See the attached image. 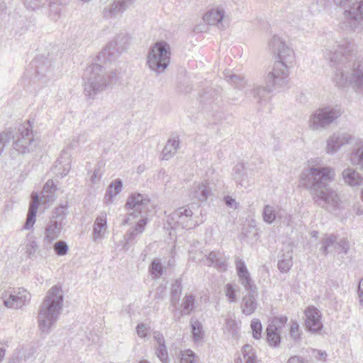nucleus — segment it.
I'll use <instances>...</instances> for the list:
<instances>
[{
    "mask_svg": "<svg viewBox=\"0 0 363 363\" xmlns=\"http://www.w3.org/2000/svg\"><path fill=\"white\" fill-rule=\"evenodd\" d=\"M269 47L277 60L264 78L266 86L254 85L253 89L250 91V94L260 106L268 103L269 95L273 89L283 87L288 84L289 69L295 60L293 49L279 35H274L272 38Z\"/></svg>",
    "mask_w": 363,
    "mask_h": 363,
    "instance_id": "f257e3e1",
    "label": "nucleus"
},
{
    "mask_svg": "<svg viewBox=\"0 0 363 363\" xmlns=\"http://www.w3.org/2000/svg\"><path fill=\"white\" fill-rule=\"evenodd\" d=\"M334 179L333 169L329 167H310L301 176V184L308 189L315 204L330 211L340 209L341 200L337 193L329 187Z\"/></svg>",
    "mask_w": 363,
    "mask_h": 363,
    "instance_id": "f03ea898",
    "label": "nucleus"
},
{
    "mask_svg": "<svg viewBox=\"0 0 363 363\" xmlns=\"http://www.w3.org/2000/svg\"><path fill=\"white\" fill-rule=\"evenodd\" d=\"M351 48L348 44L339 45L334 52L328 54L331 66H336L333 80L339 87H343L348 82L352 89L357 94L363 95V62H355L350 77H345L343 67L350 62Z\"/></svg>",
    "mask_w": 363,
    "mask_h": 363,
    "instance_id": "7ed1b4c3",
    "label": "nucleus"
},
{
    "mask_svg": "<svg viewBox=\"0 0 363 363\" xmlns=\"http://www.w3.org/2000/svg\"><path fill=\"white\" fill-rule=\"evenodd\" d=\"M120 77L121 74L117 71L108 73L102 65L91 64L84 72V95L89 99H94L98 94L116 84Z\"/></svg>",
    "mask_w": 363,
    "mask_h": 363,
    "instance_id": "20e7f679",
    "label": "nucleus"
},
{
    "mask_svg": "<svg viewBox=\"0 0 363 363\" xmlns=\"http://www.w3.org/2000/svg\"><path fill=\"white\" fill-rule=\"evenodd\" d=\"M64 296L60 286H53L47 293L38 313V327L45 334H48L57 322L62 308Z\"/></svg>",
    "mask_w": 363,
    "mask_h": 363,
    "instance_id": "39448f33",
    "label": "nucleus"
},
{
    "mask_svg": "<svg viewBox=\"0 0 363 363\" xmlns=\"http://www.w3.org/2000/svg\"><path fill=\"white\" fill-rule=\"evenodd\" d=\"M171 48L166 41L155 43L149 50L147 64L149 68L157 74L165 71L170 62Z\"/></svg>",
    "mask_w": 363,
    "mask_h": 363,
    "instance_id": "423d86ee",
    "label": "nucleus"
},
{
    "mask_svg": "<svg viewBox=\"0 0 363 363\" xmlns=\"http://www.w3.org/2000/svg\"><path fill=\"white\" fill-rule=\"evenodd\" d=\"M342 113L340 105L319 108L311 115L308 127L313 131L324 130L339 118Z\"/></svg>",
    "mask_w": 363,
    "mask_h": 363,
    "instance_id": "0eeeda50",
    "label": "nucleus"
},
{
    "mask_svg": "<svg viewBox=\"0 0 363 363\" xmlns=\"http://www.w3.org/2000/svg\"><path fill=\"white\" fill-rule=\"evenodd\" d=\"M129 38L125 33H121L116 36L101 52L97 58L104 62H112L116 60L120 55L127 48Z\"/></svg>",
    "mask_w": 363,
    "mask_h": 363,
    "instance_id": "6e6552de",
    "label": "nucleus"
},
{
    "mask_svg": "<svg viewBox=\"0 0 363 363\" xmlns=\"http://www.w3.org/2000/svg\"><path fill=\"white\" fill-rule=\"evenodd\" d=\"M343 25L352 31H359L363 28V0H357L350 9L344 11Z\"/></svg>",
    "mask_w": 363,
    "mask_h": 363,
    "instance_id": "1a4fd4ad",
    "label": "nucleus"
},
{
    "mask_svg": "<svg viewBox=\"0 0 363 363\" xmlns=\"http://www.w3.org/2000/svg\"><path fill=\"white\" fill-rule=\"evenodd\" d=\"M150 200L147 196L141 194L136 193L130 194L125 203V208L128 210H133L132 213L127 215L126 218L123 220V225L129 223L131 218H138L142 214L143 211H146Z\"/></svg>",
    "mask_w": 363,
    "mask_h": 363,
    "instance_id": "9d476101",
    "label": "nucleus"
},
{
    "mask_svg": "<svg viewBox=\"0 0 363 363\" xmlns=\"http://www.w3.org/2000/svg\"><path fill=\"white\" fill-rule=\"evenodd\" d=\"M193 212L188 206L178 208L168 217V223L172 228L181 227L184 229H191L197 225L192 219Z\"/></svg>",
    "mask_w": 363,
    "mask_h": 363,
    "instance_id": "9b49d317",
    "label": "nucleus"
},
{
    "mask_svg": "<svg viewBox=\"0 0 363 363\" xmlns=\"http://www.w3.org/2000/svg\"><path fill=\"white\" fill-rule=\"evenodd\" d=\"M63 225L57 219H50L45 228L41 252H48L52 248V242L60 235Z\"/></svg>",
    "mask_w": 363,
    "mask_h": 363,
    "instance_id": "f8f14e48",
    "label": "nucleus"
},
{
    "mask_svg": "<svg viewBox=\"0 0 363 363\" xmlns=\"http://www.w3.org/2000/svg\"><path fill=\"white\" fill-rule=\"evenodd\" d=\"M30 300V294L23 288L14 289L4 299V304L9 308L18 309L27 304Z\"/></svg>",
    "mask_w": 363,
    "mask_h": 363,
    "instance_id": "ddd939ff",
    "label": "nucleus"
},
{
    "mask_svg": "<svg viewBox=\"0 0 363 363\" xmlns=\"http://www.w3.org/2000/svg\"><path fill=\"white\" fill-rule=\"evenodd\" d=\"M356 138L347 133H334L327 140L326 152L328 154H334L340 147L345 145L352 143Z\"/></svg>",
    "mask_w": 363,
    "mask_h": 363,
    "instance_id": "4468645a",
    "label": "nucleus"
},
{
    "mask_svg": "<svg viewBox=\"0 0 363 363\" xmlns=\"http://www.w3.org/2000/svg\"><path fill=\"white\" fill-rule=\"evenodd\" d=\"M305 325L308 331L315 333L320 332L323 325L320 321V312L315 307H308L305 311Z\"/></svg>",
    "mask_w": 363,
    "mask_h": 363,
    "instance_id": "2eb2a0df",
    "label": "nucleus"
},
{
    "mask_svg": "<svg viewBox=\"0 0 363 363\" xmlns=\"http://www.w3.org/2000/svg\"><path fill=\"white\" fill-rule=\"evenodd\" d=\"M252 172L253 169L250 167L249 164L239 162L233 167L232 176L237 184L243 186L247 184Z\"/></svg>",
    "mask_w": 363,
    "mask_h": 363,
    "instance_id": "dca6fc26",
    "label": "nucleus"
},
{
    "mask_svg": "<svg viewBox=\"0 0 363 363\" xmlns=\"http://www.w3.org/2000/svg\"><path fill=\"white\" fill-rule=\"evenodd\" d=\"M135 0H114L108 8L104 10V16L106 18H111L118 15H121Z\"/></svg>",
    "mask_w": 363,
    "mask_h": 363,
    "instance_id": "f3484780",
    "label": "nucleus"
},
{
    "mask_svg": "<svg viewBox=\"0 0 363 363\" xmlns=\"http://www.w3.org/2000/svg\"><path fill=\"white\" fill-rule=\"evenodd\" d=\"M212 194V189L207 181L194 183L190 191V196L199 201H206Z\"/></svg>",
    "mask_w": 363,
    "mask_h": 363,
    "instance_id": "a211bd4d",
    "label": "nucleus"
},
{
    "mask_svg": "<svg viewBox=\"0 0 363 363\" xmlns=\"http://www.w3.org/2000/svg\"><path fill=\"white\" fill-rule=\"evenodd\" d=\"M257 290H253L243 296L241 301V308L242 313L244 315H250L256 311L258 306L257 301Z\"/></svg>",
    "mask_w": 363,
    "mask_h": 363,
    "instance_id": "6ab92c4d",
    "label": "nucleus"
},
{
    "mask_svg": "<svg viewBox=\"0 0 363 363\" xmlns=\"http://www.w3.org/2000/svg\"><path fill=\"white\" fill-rule=\"evenodd\" d=\"M50 66V60L43 56L36 57L29 65L30 69H34L35 77L38 79L45 76Z\"/></svg>",
    "mask_w": 363,
    "mask_h": 363,
    "instance_id": "aec40b11",
    "label": "nucleus"
},
{
    "mask_svg": "<svg viewBox=\"0 0 363 363\" xmlns=\"http://www.w3.org/2000/svg\"><path fill=\"white\" fill-rule=\"evenodd\" d=\"M350 161L354 166L363 169V139L356 138L350 155Z\"/></svg>",
    "mask_w": 363,
    "mask_h": 363,
    "instance_id": "412c9836",
    "label": "nucleus"
},
{
    "mask_svg": "<svg viewBox=\"0 0 363 363\" xmlns=\"http://www.w3.org/2000/svg\"><path fill=\"white\" fill-rule=\"evenodd\" d=\"M69 154L67 150L62 151L60 157L55 161L54 170L55 174H60L61 177L66 176L70 169Z\"/></svg>",
    "mask_w": 363,
    "mask_h": 363,
    "instance_id": "4be33fe9",
    "label": "nucleus"
},
{
    "mask_svg": "<svg viewBox=\"0 0 363 363\" xmlns=\"http://www.w3.org/2000/svg\"><path fill=\"white\" fill-rule=\"evenodd\" d=\"M147 217H142V218L137 223L135 227L128 230L124 235L125 243L123 245V248L125 250L129 249V246L133 243V240L138 234H141L147 224Z\"/></svg>",
    "mask_w": 363,
    "mask_h": 363,
    "instance_id": "5701e85b",
    "label": "nucleus"
},
{
    "mask_svg": "<svg viewBox=\"0 0 363 363\" xmlns=\"http://www.w3.org/2000/svg\"><path fill=\"white\" fill-rule=\"evenodd\" d=\"M179 138L177 133H172L162 151V159L168 160L172 157L179 147Z\"/></svg>",
    "mask_w": 363,
    "mask_h": 363,
    "instance_id": "b1692460",
    "label": "nucleus"
},
{
    "mask_svg": "<svg viewBox=\"0 0 363 363\" xmlns=\"http://www.w3.org/2000/svg\"><path fill=\"white\" fill-rule=\"evenodd\" d=\"M38 206L39 197L38 194H35V198L33 199L30 203L26 220L23 227V229L30 230L33 228V225L36 220V213L38 208Z\"/></svg>",
    "mask_w": 363,
    "mask_h": 363,
    "instance_id": "393cba45",
    "label": "nucleus"
},
{
    "mask_svg": "<svg viewBox=\"0 0 363 363\" xmlns=\"http://www.w3.org/2000/svg\"><path fill=\"white\" fill-rule=\"evenodd\" d=\"M284 211L271 205H265L262 211L263 220L267 224L273 223L277 218L281 219L283 218Z\"/></svg>",
    "mask_w": 363,
    "mask_h": 363,
    "instance_id": "a878e982",
    "label": "nucleus"
},
{
    "mask_svg": "<svg viewBox=\"0 0 363 363\" xmlns=\"http://www.w3.org/2000/svg\"><path fill=\"white\" fill-rule=\"evenodd\" d=\"M225 16V11L221 8L211 9L203 16V20L208 25L222 26V20Z\"/></svg>",
    "mask_w": 363,
    "mask_h": 363,
    "instance_id": "bb28decb",
    "label": "nucleus"
},
{
    "mask_svg": "<svg viewBox=\"0 0 363 363\" xmlns=\"http://www.w3.org/2000/svg\"><path fill=\"white\" fill-rule=\"evenodd\" d=\"M342 176L344 182L350 186H360L363 184V178L361 174L352 168L344 169Z\"/></svg>",
    "mask_w": 363,
    "mask_h": 363,
    "instance_id": "cd10ccee",
    "label": "nucleus"
},
{
    "mask_svg": "<svg viewBox=\"0 0 363 363\" xmlns=\"http://www.w3.org/2000/svg\"><path fill=\"white\" fill-rule=\"evenodd\" d=\"M220 89L218 88L208 86L199 91V102L203 105L211 104L218 99Z\"/></svg>",
    "mask_w": 363,
    "mask_h": 363,
    "instance_id": "c85d7f7f",
    "label": "nucleus"
},
{
    "mask_svg": "<svg viewBox=\"0 0 363 363\" xmlns=\"http://www.w3.org/2000/svg\"><path fill=\"white\" fill-rule=\"evenodd\" d=\"M107 226L106 213L105 212H101L100 214L96 217L93 226V240L96 241L97 240L103 237L102 230L106 229Z\"/></svg>",
    "mask_w": 363,
    "mask_h": 363,
    "instance_id": "c756f323",
    "label": "nucleus"
},
{
    "mask_svg": "<svg viewBox=\"0 0 363 363\" xmlns=\"http://www.w3.org/2000/svg\"><path fill=\"white\" fill-rule=\"evenodd\" d=\"M123 189V182L120 179H115L108 186L104 196L106 204L112 203L113 197L120 194Z\"/></svg>",
    "mask_w": 363,
    "mask_h": 363,
    "instance_id": "7c9ffc66",
    "label": "nucleus"
},
{
    "mask_svg": "<svg viewBox=\"0 0 363 363\" xmlns=\"http://www.w3.org/2000/svg\"><path fill=\"white\" fill-rule=\"evenodd\" d=\"M57 191V186L52 179H48L44 184L41 199L44 203L53 202L55 200V191Z\"/></svg>",
    "mask_w": 363,
    "mask_h": 363,
    "instance_id": "2f4dec72",
    "label": "nucleus"
},
{
    "mask_svg": "<svg viewBox=\"0 0 363 363\" xmlns=\"http://www.w3.org/2000/svg\"><path fill=\"white\" fill-rule=\"evenodd\" d=\"M281 340V331L277 330L273 325L267 327L266 340L270 347L274 348L279 347Z\"/></svg>",
    "mask_w": 363,
    "mask_h": 363,
    "instance_id": "473e14b6",
    "label": "nucleus"
},
{
    "mask_svg": "<svg viewBox=\"0 0 363 363\" xmlns=\"http://www.w3.org/2000/svg\"><path fill=\"white\" fill-rule=\"evenodd\" d=\"M223 75L225 80L235 88L240 89L245 86V79L240 75L232 73L230 70H225Z\"/></svg>",
    "mask_w": 363,
    "mask_h": 363,
    "instance_id": "72a5a7b5",
    "label": "nucleus"
},
{
    "mask_svg": "<svg viewBox=\"0 0 363 363\" xmlns=\"http://www.w3.org/2000/svg\"><path fill=\"white\" fill-rule=\"evenodd\" d=\"M182 292V284L181 279H177L174 283H172L170 291V302H173L174 304L179 303L180 297Z\"/></svg>",
    "mask_w": 363,
    "mask_h": 363,
    "instance_id": "f704fd0d",
    "label": "nucleus"
},
{
    "mask_svg": "<svg viewBox=\"0 0 363 363\" xmlns=\"http://www.w3.org/2000/svg\"><path fill=\"white\" fill-rule=\"evenodd\" d=\"M337 236L334 234L325 235V237L322 238L320 240L322 246L320 250L321 251L323 255H324L325 256L328 255L329 253L328 248L331 246H333L335 247V243L337 241Z\"/></svg>",
    "mask_w": 363,
    "mask_h": 363,
    "instance_id": "c9c22d12",
    "label": "nucleus"
},
{
    "mask_svg": "<svg viewBox=\"0 0 363 363\" xmlns=\"http://www.w3.org/2000/svg\"><path fill=\"white\" fill-rule=\"evenodd\" d=\"M240 284L244 286L245 289L248 292L253 290H257L256 285L251 278L250 272H247L238 276Z\"/></svg>",
    "mask_w": 363,
    "mask_h": 363,
    "instance_id": "e433bc0d",
    "label": "nucleus"
},
{
    "mask_svg": "<svg viewBox=\"0 0 363 363\" xmlns=\"http://www.w3.org/2000/svg\"><path fill=\"white\" fill-rule=\"evenodd\" d=\"M149 272L154 279H158L162 275L164 267L160 259H155L152 261L149 267Z\"/></svg>",
    "mask_w": 363,
    "mask_h": 363,
    "instance_id": "4c0bfd02",
    "label": "nucleus"
},
{
    "mask_svg": "<svg viewBox=\"0 0 363 363\" xmlns=\"http://www.w3.org/2000/svg\"><path fill=\"white\" fill-rule=\"evenodd\" d=\"M183 313L190 315L195 308V298L192 294L186 295L182 303Z\"/></svg>",
    "mask_w": 363,
    "mask_h": 363,
    "instance_id": "58836bf2",
    "label": "nucleus"
},
{
    "mask_svg": "<svg viewBox=\"0 0 363 363\" xmlns=\"http://www.w3.org/2000/svg\"><path fill=\"white\" fill-rule=\"evenodd\" d=\"M190 323L194 340H200L203 336V330L201 323L194 318H191Z\"/></svg>",
    "mask_w": 363,
    "mask_h": 363,
    "instance_id": "ea45409f",
    "label": "nucleus"
},
{
    "mask_svg": "<svg viewBox=\"0 0 363 363\" xmlns=\"http://www.w3.org/2000/svg\"><path fill=\"white\" fill-rule=\"evenodd\" d=\"M62 11V4L60 2L55 1L49 4V17L56 21L60 18Z\"/></svg>",
    "mask_w": 363,
    "mask_h": 363,
    "instance_id": "a19ab883",
    "label": "nucleus"
},
{
    "mask_svg": "<svg viewBox=\"0 0 363 363\" xmlns=\"http://www.w3.org/2000/svg\"><path fill=\"white\" fill-rule=\"evenodd\" d=\"M245 363H257V356L250 345H245L242 348Z\"/></svg>",
    "mask_w": 363,
    "mask_h": 363,
    "instance_id": "79ce46f5",
    "label": "nucleus"
},
{
    "mask_svg": "<svg viewBox=\"0 0 363 363\" xmlns=\"http://www.w3.org/2000/svg\"><path fill=\"white\" fill-rule=\"evenodd\" d=\"M237 286L233 284L228 283L225 286V295L230 303L236 301Z\"/></svg>",
    "mask_w": 363,
    "mask_h": 363,
    "instance_id": "37998d69",
    "label": "nucleus"
},
{
    "mask_svg": "<svg viewBox=\"0 0 363 363\" xmlns=\"http://www.w3.org/2000/svg\"><path fill=\"white\" fill-rule=\"evenodd\" d=\"M250 327L252 332V337L259 340L262 337V325L261 321L257 318H254L251 321Z\"/></svg>",
    "mask_w": 363,
    "mask_h": 363,
    "instance_id": "c03bdc74",
    "label": "nucleus"
},
{
    "mask_svg": "<svg viewBox=\"0 0 363 363\" xmlns=\"http://www.w3.org/2000/svg\"><path fill=\"white\" fill-rule=\"evenodd\" d=\"M53 250L58 256H65L69 252V246L64 240H59L53 245Z\"/></svg>",
    "mask_w": 363,
    "mask_h": 363,
    "instance_id": "a18cd8bd",
    "label": "nucleus"
},
{
    "mask_svg": "<svg viewBox=\"0 0 363 363\" xmlns=\"http://www.w3.org/2000/svg\"><path fill=\"white\" fill-rule=\"evenodd\" d=\"M67 203L60 205V206L55 208L53 216L50 219H57V220H60V223H62L65 216L67 214Z\"/></svg>",
    "mask_w": 363,
    "mask_h": 363,
    "instance_id": "49530a36",
    "label": "nucleus"
},
{
    "mask_svg": "<svg viewBox=\"0 0 363 363\" xmlns=\"http://www.w3.org/2000/svg\"><path fill=\"white\" fill-rule=\"evenodd\" d=\"M26 253L28 257L33 259L36 257V252L38 250V244L33 238V240H29L26 245Z\"/></svg>",
    "mask_w": 363,
    "mask_h": 363,
    "instance_id": "de8ad7c7",
    "label": "nucleus"
},
{
    "mask_svg": "<svg viewBox=\"0 0 363 363\" xmlns=\"http://www.w3.org/2000/svg\"><path fill=\"white\" fill-rule=\"evenodd\" d=\"M18 355H19L21 361H26L32 358L35 352V350L33 347H22L20 350H17Z\"/></svg>",
    "mask_w": 363,
    "mask_h": 363,
    "instance_id": "09e8293b",
    "label": "nucleus"
},
{
    "mask_svg": "<svg viewBox=\"0 0 363 363\" xmlns=\"http://www.w3.org/2000/svg\"><path fill=\"white\" fill-rule=\"evenodd\" d=\"M104 163L103 162H99L94 167V169L92 175L91 176V182L93 184H95L97 181H99L103 173H104Z\"/></svg>",
    "mask_w": 363,
    "mask_h": 363,
    "instance_id": "8fccbe9b",
    "label": "nucleus"
},
{
    "mask_svg": "<svg viewBox=\"0 0 363 363\" xmlns=\"http://www.w3.org/2000/svg\"><path fill=\"white\" fill-rule=\"evenodd\" d=\"M155 354L162 363H167L169 361L168 352L165 344L157 346Z\"/></svg>",
    "mask_w": 363,
    "mask_h": 363,
    "instance_id": "3c124183",
    "label": "nucleus"
},
{
    "mask_svg": "<svg viewBox=\"0 0 363 363\" xmlns=\"http://www.w3.org/2000/svg\"><path fill=\"white\" fill-rule=\"evenodd\" d=\"M288 320L286 316L281 315L278 317H274L272 320L271 323L268 325V326H274L277 328V330L281 331L283 327L285 325Z\"/></svg>",
    "mask_w": 363,
    "mask_h": 363,
    "instance_id": "603ef678",
    "label": "nucleus"
},
{
    "mask_svg": "<svg viewBox=\"0 0 363 363\" xmlns=\"http://www.w3.org/2000/svg\"><path fill=\"white\" fill-rule=\"evenodd\" d=\"M335 249L340 250L338 253L347 255L350 250V242L346 238H342L335 243Z\"/></svg>",
    "mask_w": 363,
    "mask_h": 363,
    "instance_id": "864d4df0",
    "label": "nucleus"
},
{
    "mask_svg": "<svg viewBox=\"0 0 363 363\" xmlns=\"http://www.w3.org/2000/svg\"><path fill=\"white\" fill-rule=\"evenodd\" d=\"M292 267V258L281 259L278 262V269L281 273L288 272Z\"/></svg>",
    "mask_w": 363,
    "mask_h": 363,
    "instance_id": "5fc2aeb1",
    "label": "nucleus"
},
{
    "mask_svg": "<svg viewBox=\"0 0 363 363\" xmlns=\"http://www.w3.org/2000/svg\"><path fill=\"white\" fill-rule=\"evenodd\" d=\"M289 334L291 337L296 342L301 339V332L299 330V325L296 321H294L291 324Z\"/></svg>",
    "mask_w": 363,
    "mask_h": 363,
    "instance_id": "6e6d98bb",
    "label": "nucleus"
},
{
    "mask_svg": "<svg viewBox=\"0 0 363 363\" xmlns=\"http://www.w3.org/2000/svg\"><path fill=\"white\" fill-rule=\"evenodd\" d=\"M179 363H196L194 352L190 350H185L182 353Z\"/></svg>",
    "mask_w": 363,
    "mask_h": 363,
    "instance_id": "4d7b16f0",
    "label": "nucleus"
},
{
    "mask_svg": "<svg viewBox=\"0 0 363 363\" xmlns=\"http://www.w3.org/2000/svg\"><path fill=\"white\" fill-rule=\"evenodd\" d=\"M27 9L36 10L41 6L43 0H22Z\"/></svg>",
    "mask_w": 363,
    "mask_h": 363,
    "instance_id": "13d9d810",
    "label": "nucleus"
},
{
    "mask_svg": "<svg viewBox=\"0 0 363 363\" xmlns=\"http://www.w3.org/2000/svg\"><path fill=\"white\" fill-rule=\"evenodd\" d=\"M177 89L179 92L186 94L192 91L193 86L192 84L189 82H180L177 86Z\"/></svg>",
    "mask_w": 363,
    "mask_h": 363,
    "instance_id": "bf43d9fd",
    "label": "nucleus"
},
{
    "mask_svg": "<svg viewBox=\"0 0 363 363\" xmlns=\"http://www.w3.org/2000/svg\"><path fill=\"white\" fill-rule=\"evenodd\" d=\"M235 268L237 274L240 275L247 272H249L245 262L242 259H238L235 262Z\"/></svg>",
    "mask_w": 363,
    "mask_h": 363,
    "instance_id": "052dcab7",
    "label": "nucleus"
},
{
    "mask_svg": "<svg viewBox=\"0 0 363 363\" xmlns=\"http://www.w3.org/2000/svg\"><path fill=\"white\" fill-rule=\"evenodd\" d=\"M252 233V236L254 238H257L258 236L257 229L255 226L250 225L247 228H242V234L245 238H248L250 233Z\"/></svg>",
    "mask_w": 363,
    "mask_h": 363,
    "instance_id": "680f3d73",
    "label": "nucleus"
},
{
    "mask_svg": "<svg viewBox=\"0 0 363 363\" xmlns=\"http://www.w3.org/2000/svg\"><path fill=\"white\" fill-rule=\"evenodd\" d=\"M165 291H166L165 286H164L162 284H160V286H158L156 289L154 298L157 301L162 300L165 295Z\"/></svg>",
    "mask_w": 363,
    "mask_h": 363,
    "instance_id": "e2e57ef3",
    "label": "nucleus"
},
{
    "mask_svg": "<svg viewBox=\"0 0 363 363\" xmlns=\"http://www.w3.org/2000/svg\"><path fill=\"white\" fill-rule=\"evenodd\" d=\"M213 266L220 270V271H225L227 269V267H228V263L227 262L225 261V259H223L221 255L219 257V258L216 260V262H215V264H213Z\"/></svg>",
    "mask_w": 363,
    "mask_h": 363,
    "instance_id": "0e129e2a",
    "label": "nucleus"
},
{
    "mask_svg": "<svg viewBox=\"0 0 363 363\" xmlns=\"http://www.w3.org/2000/svg\"><path fill=\"white\" fill-rule=\"evenodd\" d=\"M220 254L219 252L212 251L207 256L206 259L209 266L213 265L216 260L219 258Z\"/></svg>",
    "mask_w": 363,
    "mask_h": 363,
    "instance_id": "69168bd1",
    "label": "nucleus"
},
{
    "mask_svg": "<svg viewBox=\"0 0 363 363\" xmlns=\"http://www.w3.org/2000/svg\"><path fill=\"white\" fill-rule=\"evenodd\" d=\"M223 201L228 207L233 208L234 209L238 208L239 206V203H237L235 199H233L230 196H225L223 198Z\"/></svg>",
    "mask_w": 363,
    "mask_h": 363,
    "instance_id": "338daca9",
    "label": "nucleus"
},
{
    "mask_svg": "<svg viewBox=\"0 0 363 363\" xmlns=\"http://www.w3.org/2000/svg\"><path fill=\"white\" fill-rule=\"evenodd\" d=\"M136 331H137L138 335L140 337H141V338L145 337L147 335V331L145 324L143 323H140L138 324V325L136 327Z\"/></svg>",
    "mask_w": 363,
    "mask_h": 363,
    "instance_id": "774afa93",
    "label": "nucleus"
}]
</instances>
